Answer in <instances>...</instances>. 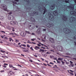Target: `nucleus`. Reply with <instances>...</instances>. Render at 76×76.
<instances>
[{"mask_svg": "<svg viewBox=\"0 0 76 76\" xmlns=\"http://www.w3.org/2000/svg\"><path fill=\"white\" fill-rule=\"evenodd\" d=\"M49 16V20L53 21L54 20V17L53 16V15L50 12H49L48 13Z\"/></svg>", "mask_w": 76, "mask_h": 76, "instance_id": "f257e3e1", "label": "nucleus"}, {"mask_svg": "<svg viewBox=\"0 0 76 76\" xmlns=\"http://www.w3.org/2000/svg\"><path fill=\"white\" fill-rule=\"evenodd\" d=\"M63 31L65 34H69L71 32L70 30L67 28H64L63 29Z\"/></svg>", "mask_w": 76, "mask_h": 76, "instance_id": "f03ea898", "label": "nucleus"}, {"mask_svg": "<svg viewBox=\"0 0 76 76\" xmlns=\"http://www.w3.org/2000/svg\"><path fill=\"white\" fill-rule=\"evenodd\" d=\"M46 26L48 28H51V27H52L53 26V24L52 23H47L46 24Z\"/></svg>", "mask_w": 76, "mask_h": 76, "instance_id": "7ed1b4c3", "label": "nucleus"}, {"mask_svg": "<svg viewBox=\"0 0 76 76\" xmlns=\"http://www.w3.org/2000/svg\"><path fill=\"white\" fill-rule=\"evenodd\" d=\"M34 15H36V16H37V15H38V12H34L33 13H31V16H34Z\"/></svg>", "mask_w": 76, "mask_h": 76, "instance_id": "20e7f679", "label": "nucleus"}, {"mask_svg": "<svg viewBox=\"0 0 76 76\" xmlns=\"http://www.w3.org/2000/svg\"><path fill=\"white\" fill-rule=\"evenodd\" d=\"M10 24L12 25H15L16 24H18V22L16 21H12L10 22Z\"/></svg>", "mask_w": 76, "mask_h": 76, "instance_id": "39448f33", "label": "nucleus"}, {"mask_svg": "<svg viewBox=\"0 0 76 76\" xmlns=\"http://www.w3.org/2000/svg\"><path fill=\"white\" fill-rule=\"evenodd\" d=\"M20 35L22 37H25L26 35V33L25 32H22L20 34Z\"/></svg>", "mask_w": 76, "mask_h": 76, "instance_id": "423d86ee", "label": "nucleus"}, {"mask_svg": "<svg viewBox=\"0 0 76 76\" xmlns=\"http://www.w3.org/2000/svg\"><path fill=\"white\" fill-rule=\"evenodd\" d=\"M57 49L58 51H62L63 50V48L62 47L59 46L57 47Z\"/></svg>", "mask_w": 76, "mask_h": 76, "instance_id": "0eeeda50", "label": "nucleus"}, {"mask_svg": "<svg viewBox=\"0 0 76 76\" xmlns=\"http://www.w3.org/2000/svg\"><path fill=\"white\" fill-rule=\"evenodd\" d=\"M67 7H68V8H70L71 9H72V10H74V6H73L72 4H71V6L69 5V6H67Z\"/></svg>", "mask_w": 76, "mask_h": 76, "instance_id": "6e6552de", "label": "nucleus"}, {"mask_svg": "<svg viewBox=\"0 0 76 76\" xmlns=\"http://www.w3.org/2000/svg\"><path fill=\"white\" fill-rule=\"evenodd\" d=\"M44 51V50H43V49H42L40 48L39 50V52H42V55L43 56H45V53H44V52L43 53V52Z\"/></svg>", "mask_w": 76, "mask_h": 76, "instance_id": "1a4fd4ad", "label": "nucleus"}, {"mask_svg": "<svg viewBox=\"0 0 76 76\" xmlns=\"http://www.w3.org/2000/svg\"><path fill=\"white\" fill-rule=\"evenodd\" d=\"M53 14L54 15V16H57L58 15V12H57V10H56L53 11Z\"/></svg>", "mask_w": 76, "mask_h": 76, "instance_id": "9d476101", "label": "nucleus"}, {"mask_svg": "<svg viewBox=\"0 0 76 76\" xmlns=\"http://www.w3.org/2000/svg\"><path fill=\"white\" fill-rule=\"evenodd\" d=\"M71 15H73L74 16H76V12L75 11H72L71 12Z\"/></svg>", "mask_w": 76, "mask_h": 76, "instance_id": "9b49d317", "label": "nucleus"}, {"mask_svg": "<svg viewBox=\"0 0 76 76\" xmlns=\"http://www.w3.org/2000/svg\"><path fill=\"white\" fill-rule=\"evenodd\" d=\"M43 8L44 10V11H43V15H45V13H46V12H47V9H46L45 7H43Z\"/></svg>", "mask_w": 76, "mask_h": 76, "instance_id": "f8f14e48", "label": "nucleus"}, {"mask_svg": "<svg viewBox=\"0 0 76 76\" xmlns=\"http://www.w3.org/2000/svg\"><path fill=\"white\" fill-rule=\"evenodd\" d=\"M49 41L51 42L52 43H54L55 42L53 38H49Z\"/></svg>", "mask_w": 76, "mask_h": 76, "instance_id": "ddd939ff", "label": "nucleus"}, {"mask_svg": "<svg viewBox=\"0 0 76 76\" xmlns=\"http://www.w3.org/2000/svg\"><path fill=\"white\" fill-rule=\"evenodd\" d=\"M63 17L62 18L63 20L64 21H66V20H67V18H66V16L64 15H63Z\"/></svg>", "mask_w": 76, "mask_h": 76, "instance_id": "4468645a", "label": "nucleus"}, {"mask_svg": "<svg viewBox=\"0 0 76 76\" xmlns=\"http://www.w3.org/2000/svg\"><path fill=\"white\" fill-rule=\"evenodd\" d=\"M30 20L31 22H35V20L33 18H31Z\"/></svg>", "mask_w": 76, "mask_h": 76, "instance_id": "2eb2a0df", "label": "nucleus"}, {"mask_svg": "<svg viewBox=\"0 0 76 76\" xmlns=\"http://www.w3.org/2000/svg\"><path fill=\"white\" fill-rule=\"evenodd\" d=\"M70 18L72 19V22H75L76 20V18L74 17H71Z\"/></svg>", "mask_w": 76, "mask_h": 76, "instance_id": "dca6fc26", "label": "nucleus"}, {"mask_svg": "<svg viewBox=\"0 0 76 76\" xmlns=\"http://www.w3.org/2000/svg\"><path fill=\"white\" fill-rule=\"evenodd\" d=\"M3 9L5 11H7V6H6V5H5V6H3Z\"/></svg>", "mask_w": 76, "mask_h": 76, "instance_id": "f3484780", "label": "nucleus"}, {"mask_svg": "<svg viewBox=\"0 0 76 76\" xmlns=\"http://www.w3.org/2000/svg\"><path fill=\"white\" fill-rule=\"evenodd\" d=\"M31 27V25H29V26H28V28H29V29L31 30H32L33 29H34V28H35V26L34 27H32L31 28H30Z\"/></svg>", "mask_w": 76, "mask_h": 76, "instance_id": "a211bd4d", "label": "nucleus"}, {"mask_svg": "<svg viewBox=\"0 0 76 76\" xmlns=\"http://www.w3.org/2000/svg\"><path fill=\"white\" fill-rule=\"evenodd\" d=\"M55 6H56V4H53V5L51 6L52 7V8H51L50 9H51V10H53V9H54L55 8Z\"/></svg>", "mask_w": 76, "mask_h": 76, "instance_id": "6ab92c4d", "label": "nucleus"}, {"mask_svg": "<svg viewBox=\"0 0 76 76\" xmlns=\"http://www.w3.org/2000/svg\"><path fill=\"white\" fill-rule=\"evenodd\" d=\"M21 48L23 49V52H26L28 51V50H26V48H23V47Z\"/></svg>", "mask_w": 76, "mask_h": 76, "instance_id": "aec40b11", "label": "nucleus"}, {"mask_svg": "<svg viewBox=\"0 0 76 76\" xmlns=\"http://www.w3.org/2000/svg\"><path fill=\"white\" fill-rule=\"evenodd\" d=\"M0 19H1L2 20H4V18L3 16H0Z\"/></svg>", "mask_w": 76, "mask_h": 76, "instance_id": "412c9836", "label": "nucleus"}, {"mask_svg": "<svg viewBox=\"0 0 76 76\" xmlns=\"http://www.w3.org/2000/svg\"><path fill=\"white\" fill-rule=\"evenodd\" d=\"M42 21L43 22H44V23H46V22H47V20H46V19L45 18L43 19Z\"/></svg>", "mask_w": 76, "mask_h": 76, "instance_id": "4be33fe9", "label": "nucleus"}, {"mask_svg": "<svg viewBox=\"0 0 76 76\" xmlns=\"http://www.w3.org/2000/svg\"><path fill=\"white\" fill-rule=\"evenodd\" d=\"M40 48L38 47H37V46H36L34 48V49L35 50H38V49H39Z\"/></svg>", "mask_w": 76, "mask_h": 76, "instance_id": "5701e85b", "label": "nucleus"}, {"mask_svg": "<svg viewBox=\"0 0 76 76\" xmlns=\"http://www.w3.org/2000/svg\"><path fill=\"white\" fill-rule=\"evenodd\" d=\"M0 51L1 53H4L3 54V55H4H4H5V53H5L6 52H5V51L2 50H1Z\"/></svg>", "mask_w": 76, "mask_h": 76, "instance_id": "b1692460", "label": "nucleus"}, {"mask_svg": "<svg viewBox=\"0 0 76 76\" xmlns=\"http://www.w3.org/2000/svg\"><path fill=\"white\" fill-rule=\"evenodd\" d=\"M58 60L60 61H61V60H63V58H59L58 59Z\"/></svg>", "mask_w": 76, "mask_h": 76, "instance_id": "393cba45", "label": "nucleus"}, {"mask_svg": "<svg viewBox=\"0 0 76 76\" xmlns=\"http://www.w3.org/2000/svg\"><path fill=\"white\" fill-rule=\"evenodd\" d=\"M9 73L11 75H13L14 73H15V72H9Z\"/></svg>", "mask_w": 76, "mask_h": 76, "instance_id": "a878e982", "label": "nucleus"}, {"mask_svg": "<svg viewBox=\"0 0 76 76\" xmlns=\"http://www.w3.org/2000/svg\"><path fill=\"white\" fill-rule=\"evenodd\" d=\"M26 33H27V34H31V33H30V32H29V31H26Z\"/></svg>", "mask_w": 76, "mask_h": 76, "instance_id": "bb28decb", "label": "nucleus"}, {"mask_svg": "<svg viewBox=\"0 0 76 76\" xmlns=\"http://www.w3.org/2000/svg\"><path fill=\"white\" fill-rule=\"evenodd\" d=\"M9 66L10 68H11L12 67H13V66L12 64H10Z\"/></svg>", "mask_w": 76, "mask_h": 76, "instance_id": "cd10ccee", "label": "nucleus"}, {"mask_svg": "<svg viewBox=\"0 0 76 76\" xmlns=\"http://www.w3.org/2000/svg\"><path fill=\"white\" fill-rule=\"evenodd\" d=\"M38 8L39 10V11H41V7L40 6H39Z\"/></svg>", "mask_w": 76, "mask_h": 76, "instance_id": "c85d7f7f", "label": "nucleus"}, {"mask_svg": "<svg viewBox=\"0 0 76 76\" xmlns=\"http://www.w3.org/2000/svg\"><path fill=\"white\" fill-rule=\"evenodd\" d=\"M69 0H65V2H66V3H69Z\"/></svg>", "mask_w": 76, "mask_h": 76, "instance_id": "c756f323", "label": "nucleus"}, {"mask_svg": "<svg viewBox=\"0 0 76 76\" xmlns=\"http://www.w3.org/2000/svg\"><path fill=\"white\" fill-rule=\"evenodd\" d=\"M37 53H36L35 55H34V56L35 57H38V56H37Z\"/></svg>", "mask_w": 76, "mask_h": 76, "instance_id": "7c9ffc66", "label": "nucleus"}, {"mask_svg": "<svg viewBox=\"0 0 76 76\" xmlns=\"http://www.w3.org/2000/svg\"><path fill=\"white\" fill-rule=\"evenodd\" d=\"M15 42H16L17 43L18 42H19V40H18L17 39H15Z\"/></svg>", "mask_w": 76, "mask_h": 76, "instance_id": "2f4dec72", "label": "nucleus"}, {"mask_svg": "<svg viewBox=\"0 0 76 76\" xmlns=\"http://www.w3.org/2000/svg\"><path fill=\"white\" fill-rule=\"evenodd\" d=\"M61 62L62 63V64H64V63H65V62L63 61H61Z\"/></svg>", "mask_w": 76, "mask_h": 76, "instance_id": "473e14b6", "label": "nucleus"}, {"mask_svg": "<svg viewBox=\"0 0 76 76\" xmlns=\"http://www.w3.org/2000/svg\"><path fill=\"white\" fill-rule=\"evenodd\" d=\"M69 74H70V75H74V74H73V73L72 72H69Z\"/></svg>", "mask_w": 76, "mask_h": 76, "instance_id": "72a5a7b5", "label": "nucleus"}, {"mask_svg": "<svg viewBox=\"0 0 76 76\" xmlns=\"http://www.w3.org/2000/svg\"><path fill=\"white\" fill-rule=\"evenodd\" d=\"M56 61H57V62L58 63H61V62L60 61H58V60H57Z\"/></svg>", "mask_w": 76, "mask_h": 76, "instance_id": "f704fd0d", "label": "nucleus"}, {"mask_svg": "<svg viewBox=\"0 0 76 76\" xmlns=\"http://www.w3.org/2000/svg\"><path fill=\"white\" fill-rule=\"evenodd\" d=\"M70 65H71V66L72 67H74V64H71Z\"/></svg>", "mask_w": 76, "mask_h": 76, "instance_id": "c9c22d12", "label": "nucleus"}, {"mask_svg": "<svg viewBox=\"0 0 76 76\" xmlns=\"http://www.w3.org/2000/svg\"><path fill=\"white\" fill-rule=\"evenodd\" d=\"M13 3H14V4H17V2L16 1H13L12 2Z\"/></svg>", "mask_w": 76, "mask_h": 76, "instance_id": "e433bc0d", "label": "nucleus"}, {"mask_svg": "<svg viewBox=\"0 0 76 76\" xmlns=\"http://www.w3.org/2000/svg\"><path fill=\"white\" fill-rule=\"evenodd\" d=\"M9 39H10V42H11V41H12V38H10Z\"/></svg>", "mask_w": 76, "mask_h": 76, "instance_id": "4c0bfd02", "label": "nucleus"}, {"mask_svg": "<svg viewBox=\"0 0 76 76\" xmlns=\"http://www.w3.org/2000/svg\"><path fill=\"white\" fill-rule=\"evenodd\" d=\"M27 47H28V48H30V46H29V45L28 44L27 45Z\"/></svg>", "mask_w": 76, "mask_h": 76, "instance_id": "58836bf2", "label": "nucleus"}, {"mask_svg": "<svg viewBox=\"0 0 76 76\" xmlns=\"http://www.w3.org/2000/svg\"><path fill=\"white\" fill-rule=\"evenodd\" d=\"M22 46H23V47H26V45H25L22 44Z\"/></svg>", "mask_w": 76, "mask_h": 76, "instance_id": "ea45409f", "label": "nucleus"}, {"mask_svg": "<svg viewBox=\"0 0 76 76\" xmlns=\"http://www.w3.org/2000/svg\"><path fill=\"white\" fill-rule=\"evenodd\" d=\"M49 64H52L53 65H54V63H52L51 62H50L49 63Z\"/></svg>", "mask_w": 76, "mask_h": 76, "instance_id": "a19ab883", "label": "nucleus"}, {"mask_svg": "<svg viewBox=\"0 0 76 76\" xmlns=\"http://www.w3.org/2000/svg\"><path fill=\"white\" fill-rule=\"evenodd\" d=\"M45 47H47L46 48V49H49V48H48V46L45 45H44Z\"/></svg>", "mask_w": 76, "mask_h": 76, "instance_id": "79ce46f5", "label": "nucleus"}, {"mask_svg": "<svg viewBox=\"0 0 76 76\" xmlns=\"http://www.w3.org/2000/svg\"><path fill=\"white\" fill-rule=\"evenodd\" d=\"M73 39H76V36L74 37Z\"/></svg>", "mask_w": 76, "mask_h": 76, "instance_id": "37998d69", "label": "nucleus"}, {"mask_svg": "<svg viewBox=\"0 0 76 76\" xmlns=\"http://www.w3.org/2000/svg\"><path fill=\"white\" fill-rule=\"evenodd\" d=\"M4 72V70H2L0 71V72Z\"/></svg>", "mask_w": 76, "mask_h": 76, "instance_id": "c03bdc74", "label": "nucleus"}, {"mask_svg": "<svg viewBox=\"0 0 76 76\" xmlns=\"http://www.w3.org/2000/svg\"><path fill=\"white\" fill-rule=\"evenodd\" d=\"M12 31H15V30L14 29L15 28H13V27H12Z\"/></svg>", "mask_w": 76, "mask_h": 76, "instance_id": "a18cd8bd", "label": "nucleus"}, {"mask_svg": "<svg viewBox=\"0 0 76 76\" xmlns=\"http://www.w3.org/2000/svg\"><path fill=\"white\" fill-rule=\"evenodd\" d=\"M22 44H21L20 45H19V46L21 48H22L23 47H22Z\"/></svg>", "mask_w": 76, "mask_h": 76, "instance_id": "49530a36", "label": "nucleus"}, {"mask_svg": "<svg viewBox=\"0 0 76 76\" xmlns=\"http://www.w3.org/2000/svg\"><path fill=\"white\" fill-rule=\"evenodd\" d=\"M3 67H4L6 68V67H7V66H6L4 64V65L3 66Z\"/></svg>", "mask_w": 76, "mask_h": 76, "instance_id": "de8ad7c7", "label": "nucleus"}, {"mask_svg": "<svg viewBox=\"0 0 76 76\" xmlns=\"http://www.w3.org/2000/svg\"><path fill=\"white\" fill-rule=\"evenodd\" d=\"M1 32H3V33H4V34H5L6 33L5 31H1Z\"/></svg>", "mask_w": 76, "mask_h": 76, "instance_id": "09e8293b", "label": "nucleus"}, {"mask_svg": "<svg viewBox=\"0 0 76 76\" xmlns=\"http://www.w3.org/2000/svg\"><path fill=\"white\" fill-rule=\"evenodd\" d=\"M29 61H30L31 62H33V61H32V60L31 59H29Z\"/></svg>", "mask_w": 76, "mask_h": 76, "instance_id": "8fccbe9b", "label": "nucleus"}, {"mask_svg": "<svg viewBox=\"0 0 76 76\" xmlns=\"http://www.w3.org/2000/svg\"><path fill=\"white\" fill-rule=\"evenodd\" d=\"M30 49L31 50H32L33 51H34V49H33V48H32V47H30Z\"/></svg>", "mask_w": 76, "mask_h": 76, "instance_id": "3c124183", "label": "nucleus"}, {"mask_svg": "<svg viewBox=\"0 0 76 76\" xmlns=\"http://www.w3.org/2000/svg\"><path fill=\"white\" fill-rule=\"evenodd\" d=\"M35 39H31V41H35Z\"/></svg>", "mask_w": 76, "mask_h": 76, "instance_id": "603ef678", "label": "nucleus"}, {"mask_svg": "<svg viewBox=\"0 0 76 76\" xmlns=\"http://www.w3.org/2000/svg\"><path fill=\"white\" fill-rule=\"evenodd\" d=\"M38 34H41V32H40V31H38Z\"/></svg>", "mask_w": 76, "mask_h": 76, "instance_id": "864d4df0", "label": "nucleus"}, {"mask_svg": "<svg viewBox=\"0 0 76 76\" xmlns=\"http://www.w3.org/2000/svg\"><path fill=\"white\" fill-rule=\"evenodd\" d=\"M7 37H5L4 38V39H7Z\"/></svg>", "mask_w": 76, "mask_h": 76, "instance_id": "5fc2aeb1", "label": "nucleus"}, {"mask_svg": "<svg viewBox=\"0 0 76 76\" xmlns=\"http://www.w3.org/2000/svg\"><path fill=\"white\" fill-rule=\"evenodd\" d=\"M47 65L48 66H50V67H51V65H50V64H47Z\"/></svg>", "mask_w": 76, "mask_h": 76, "instance_id": "6e6d98bb", "label": "nucleus"}, {"mask_svg": "<svg viewBox=\"0 0 76 76\" xmlns=\"http://www.w3.org/2000/svg\"><path fill=\"white\" fill-rule=\"evenodd\" d=\"M4 65H6V66H7V65H8V64H6V63H5L4 64Z\"/></svg>", "mask_w": 76, "mask_h": 76, "instance_id": "4d7b16f0", "label": "nucleus"}, {"mask_svg": "<svg viewBox=\"0 0 76 76\" xmlns=\"http://www.w3.org/2000/svg\"><path fill=\"white\" fill-rule=\"evenodd\" d=\"M31 35H35V34H34V33H31Z\"/></svg>", "mask_w": 76, "mask_h": 76, "instance_id": "13d9d810", "label": "nucleus"}, {"mask_svg": "<svg viewBox=\"0 0 76 76\" xmlns=\"http://www.w3.org/2000/svg\"><path fill=\"white\" fill-rule=\"evenodd\" d=\"M43 31H46V29H43Z\"/></svg>", "mask_w": 76, "mask_h": 76, "instance_id": "bf43d9fd", "label": "nucleus"}, {"mask_svg": "<svg viewBox=\"0 0 76 76\" xmlns=\"http://www.w3.org/2000/svg\"><path fill=\"white\" fill-rule=\"evenodd\" d=\"M50 51H51V52H54V51L53 50H50Z\"/></svg>", "mask_w": 76, "mask_h": 76, "instance_id": "052dcab7", "label": "nucleus"}, {"mask_svg": "<svg viewBox=\"0 0 76 76\" xmlns=\"http://www.w3.org/2000/svg\"><path fill=\"white\" fill-rule=\"evenodd\" d=\"M69 71L70 72H72V73H73V71H72V70H70Z\"/></svg>", "mask_w": 76, "mask_h": 76, "instance_id": "680f3d73", "label": "nucleus"}, {"mask_svg": "<svg viewBox=\"0 0 76 76\" xmlns=\"http://www.w3.org/2000/svg\"><path fill=\"white\" fill-rule=\"evenodd\" d=\"M43 64H44V65L45 66H47V65L45 64V63H43Z\"/></svg>", "mask_w": 76, "mask_h": 76, "instance_id": "e2e57ef3", "label": "nucleus"}, {"mask_svg": "<svg viewBox=\"0 0 76 76\" xmlns=\"http://www.w3.org/2000/svg\"><path fill=\"white\" fill-rule=\"evenodd\" d=\"M26 1H27V2H28V3H29V0H26Z\"/></svg>", "mask_w": 76, "mask_h": 76, "instance_id": "0e129e2a", "label": "nucleus"}, {"mask_svg": "<svg viewBox=\"0 0 76 76\" xmlns=\"http://www.w3.org/2000/svg\"><path fill=\"white\" fill-rule=\"evenodd\" d=\"M5 58H8V57L7 56H5Z\"/></svg>", "mask_w": 76, "mask_h": 76, "instance_id": "69168bd1", "label": "nucleus"}, {"mask_svg": "<svg viewBox=\"0 0 76 76\" xmlns=\"http://www.w3.org/2000/svg\"><path fill=\"white\" fill-rule=\"evenodd\" d=\"M75 3H76V0H73Z\"/></svg>", "mask_w": 76, "mask_h": 76, "instance_id": "338daca9", "label": "nucleus"}, {"mask_svg": "<svg viewBox=\"0 0 76 76\" xmlns=\"http://www.w3.org/2000/svg\"><path fill=\"white\" fill-rule=\"evenodd\" d=\"M74 43H75L74 45H76V42H74Z\"/></svg>", "mask_w": 76, "mask_h": 76, "instance_id": "774afa93", "label": "nucleus"}]
</instances>
